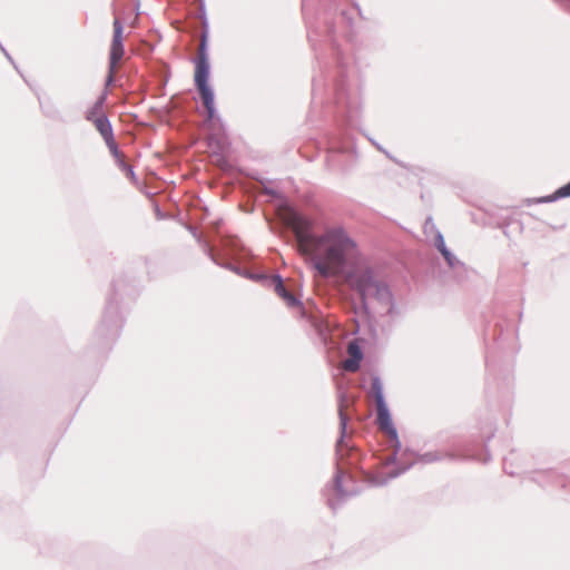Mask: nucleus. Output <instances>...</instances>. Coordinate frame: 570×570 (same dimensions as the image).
Listing matches in <instances>:
<instances>
[{
    "label": "nucleus",
    "mask_w": 570,
    "mask_h": 570,
    "mask_svg": "<svg viewBox=\"0 0 570 570\" xmlns=\"http://www.w3.org/2000/svg\"><path fill=\"white\" fill-rule=\"evenodd\" d=\"M277 213L293 232L297 252L313 264L322 277H343L364 306L368 299H390L386 284L346 228L333 225L315 234V222L293 207L282 205Z\"/></svg>",
    "instance_id": "obj_1"
},
{
    "label": "nucleus",
    "mask_w": 570,
    "mask_h": 570,
    "mask_svg": "<svg viewBox=\"0 0 570 570\" xmlns=\"http://www.w3.org/2000/svg\"><path fill=\"white\" fill-rule=\"evenodd\" d=\"M205 40H202L195 66V83L208 116L212 118L214 115V94L208 86L209 63L205 52Z\"/></svg>",
    "instance_id": "obj_2"
},
{
    "label": "nucleus",
    "mask_w": 570,
    "mask_h": 570,
    "mask_svg": "<svg viewBox=\"0 0 570 570\" xmlns=\"http://www.w3.org/2000/svg\"><path fill=\"white\" fill-rule=\"evenodd\" d=\"M96 129L99 131V134L102 136L104 140L106 141L109 150L112 153L114 156H119V150L117 147V144L114 139L112 128L107 119V117L97 118L96 121L92 122Z\"/></svg>",
    "instance_id": "obj_3"
},
{
    "label": "nucleus",
    "mask_w": 570,
    "mask_h": 570,
    "mask_svg": "<svg viewBox=\"0 0 570 570\" xmlns=\"http://www.w3.org/2000/svg\"><path fill=\"white\" fill-rule=\"evenodd\" d=\"M124 55H125V50H124L122 43H111L107 86H109L114 81V77L117 71L118 63L122 59Z\"/></svg>",
    "instance_id": "obj_4"
},
{
    "label": "nucleus",
    "mask_w": 570,
    "mask_h": 570,
    "mask_svg": "<svg viewBox=\"0 0 570 570\" xmlns=\"http://www.w3.org/2000/svg\"><path fill=\"white\" fill-rule=\"evenodd\" d=\"M376 412L380 429L384 431L390 438L396 439V430L393 426L392 419L386 404L376 406Z\"/></svg>",
    "instance_id": "obj_5"
},
{
    "label": "nucleus",
    "mask_w": 570,
    "mask_h": 570,
    "mask_svg": "<svg viewBox=\"0 0 570 570\" xmlns=\"http://www.w3.org/2000/svg\"><path fill=\"white\" fill-rule=\"evenodd\" d=\"M350 357L343 362V368L347 372H356L362 360V352L355 342H351L347 346Z\"/></svg>",
    "instance_id": "obj_6"
},
{
    "label": "nucleus",
    "mask_w": 570,
    "mask_h": 570,
    "mask_svg": "<svg viewBox=\"0 0 570 570\" xmlns=\"http://www.w3.org/2000/svg\"><path fill=\"white\" fill-rule=\"evenodd\" d=\"M275 293L285 302L287 306H295L297 304V299L295 296L288 292L279 276L274 277L273 279Z\"/></svg>",
    "instance_id": "obj_7"
},
{
    "label": "nucleus",
    "mask_w": 570,
    "mask_h": 570,
    "mask_svg": "<svg viewBox=\"0 0 570 570\" xmlns=\"http://www.w3.org/2000/svg\"><path fill=\"white\" fill-rule=\"evenodd\" d=\"M106 94L101 95L99 99L86 111V119L90 122L96 121L97 118L105 117L104 104Z\"/></svg>",
    "instance_id": "obj_8"
},
{
    "label": "nucleus",
    "mask_w": 570,
    "mask_h": 570,
    "mask_svg": "<svg viewBox=\"0 0 570 570\" xmlns=\"http://www.w3.org/2000/svg\"><path fill=\"white\" fill-rule=\"evenodd\" d=\"M371 393H372V395H373V397L375 400L376 406L386 404L385 401H384V396H383L382 384H381V381L379 379H374L372 381Z\"/></svg>",
    "instance_id": "obj_9"
},
{
    "label": "nucleus",
    "mask_w": 570,
    "mask_h": 570,
    "mask_svg": "<svg viewBox=\"0 0 570 570\" xmlns=\"http://www.w3.org/2000/svg\"><path fill=\"white\" fill-rule=\"evenodd\" d=\"M570 196V183L566 186L559 188L553 195L544 197L543 202H553L560 197H567Z\"/></svg>",
    "instance_id": "obj_10"
},
{
    "label": "nucleus",
    "mask_w": 570,
    "mask_h": 570,
    "mask_svg": "<svg viewBox=\"0 0 570 570\" xmlns=\"http://www.w3.org/2000/svg\"><path fill=\"white\" fill-rule=\"evenodd\" d=\"M122 32L124 28L121 22L118 19L114 21V37L111 43H122Z\"/></svg>",
    "instance_id": "obj_11"
},
{
    "label": "nucleus",
    "mask_w": 570,
    "mask_h": 570,
    "mask_svg": "<svg viewBox=\"0 0 570 570\" xmlns=\"http://www.w3.org/2000/svg\"><path fill=\"white\" fill-rule=\"evenodd\" d=\"M340 417H341V425L343 429H345L347 415L344 413L343 406L340 407Z\"/></svg>",
    "instance_id": "obj_12"
},
{
    "label": "nucleus",
    "mask_w": 570,
    "mask_h": 570,
    "mask_svg": "<svg viewBox=\"0 0 570 570\" xmlns=\"http://www.w3.org/2000/svg\"><path fill=\"white\" fill-rule=\"evenodd\" d=\"M335 490L338 494H343V492L341 490V478L340 476H337L335 480Z\"/></svg>",
    "instance_id": "obj_13"
},
{
    "label": "nucleus",
    "mask_w": 570,
    "mask_h": 570,
    "mask_svg": "<svg viewBox=\"0 0 570 570\" xmlns=\"http://www.w3.org/2000/svg\"><path fill=\"white\" fill-rule=\"evenodd\" d=\"M441 252L443 253L444 256L448 255V252L445 249L442 248Z\"/></svg>",
    "instance_id": "obj_14"
},
{
    "label": "nucleus",
    "mask_w": 570,
    "mask_h": 570,
    "mask_svg": "<svg viewBox=\"0 0 570 570\" xmlns=\"http://www.w3.org/2000/svg\"><path fill=\"white\" fill-rule=\"evenodd\" d=\"M436 456L430 458L429 461L436 460Z\"/></svg>",
    "instance_id": "obj_15"
}]
</instances>
